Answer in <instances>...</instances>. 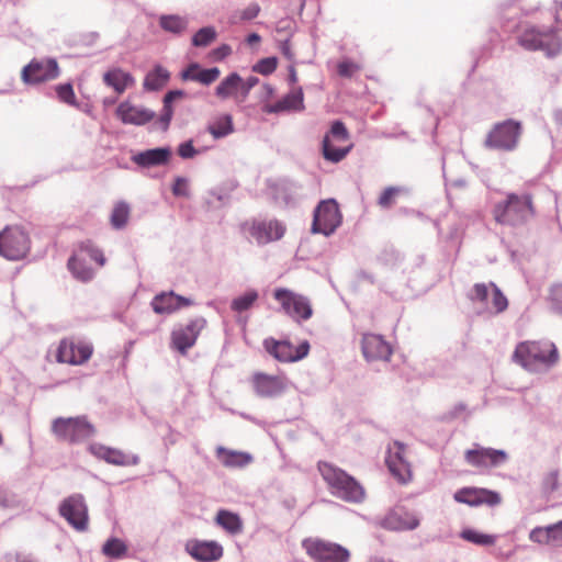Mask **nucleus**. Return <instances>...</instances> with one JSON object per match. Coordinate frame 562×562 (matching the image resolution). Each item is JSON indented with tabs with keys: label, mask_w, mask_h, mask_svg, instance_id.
I'll use <instances>...</instances> for the list:
<instances>
[{
	"label": "nucleus",
	"mask_w": 562,
	"mask_h": 562,
	"mask_svg": "<svg viewBox=\"0 0 562 562\" xmlns=\"http://www.w3.org/2000/svg\"><path fill=\"white\" fill-rule=\"evenodd\" d=\"M535 198L529 192H509L492 210L494 221L504 226L521 227L536 216Z\"/></svg>",
	"instance_id": "nucleus-1"
},
{
	"label": "nucleus",
	"mask_w": 562,
	"mask_h": 562,
	"mask_svg": "<svg viewBox=\"0 0 562 562\" xmlns=\"http://www.w3.org/2000/svg\"><path fill=\"white\" fill-rule=\"evenodd\" d=\"M317 470L333 496L351 504L366 499L363 485L345 470L327 461H318Z\"/></svg>",
	"instance_id": "nucleus-2"
},
{
	"label": "nucleus",
	"mask_w": 562,
	"mask_h": 562,
	"mask_svg": "<svg viewBox=\"0 0 562 562\" xmlns=\"http://www.w3.org/2000/svg\"><path fill=\"white\" fill-rule=\"evenodd\" d=\"M513 360L527 371L535 372L554 366L559 361V352L551 341L526 340L516 346Z\"/></svg>",
	"instance_id": "nucleus-3"
},
{
	"label": "nucleus",
	"mask_w": 562,
	"mask_h": 562,
	"mask_svg": "<svg viewBox=\"0 0 562 562\" xmlns=\"http://www.w3.org/2000/svg\"><path fill=\"white\" fill-rule=\"evenodd\" d=\"M240 231L262 246L281 240L286 233V225L274 217L250 218L241 223Z\"/></svg>",
	"instance_id": "nucleus-4"
},
{
	"label": "nucleus",
	"mask_w": 562,
	"mask_h": 562,
	"mask_svg": "<svg viewBox=\"0 0 562 562\" xmlns=\"http://www.w3.org/2000/svg\"><path fill=\"white\" fill-rule=\"evenodd\" d=\"M302 548L314 562H348L350 552L345 547L319 537H308L302 540Z\"/></svg>",
	"instance_id": "nucleus-5"
},
{
	"label": "nucleus",
	"mask_w": 562,
	"mask_h": 562,
	"mask_svg": "<svg viewBox=\"0 0 562 562\" xmlns=\"http://www.w3.org/2000/svg\"><path fill=\"white\" fill-rule=\"evenodd\" d=\"M52 431L57 439L76 443L93 436L95 429L86 416H76L55 418Z\"/></svg>",
	"instance_id": "nucleus-6"
},
{
	"label": "nucleus",
	"mask_w": 562,
	"mask_h": 562,
	"mask_svg": "<svg viewBox=\"0 0 562 562\" xmlns=\"http://www.w3.org/2000/svg\"><path fill=\"white\" fill-rule=\"evenodd\" d=\"M273 299L281 305L282 311L295 323L308 321L314 313L311 300L285 288L273 291Z\"/></svg>",
	"instance_id": "nucleus-7"
},
{
	"label": "nucleus",
	"mask_w": 562,
	"mask_h": 562,
	"mask_svg": "<svg viewBox=\"0 0 562 562\" xmlns=\"http://www.w3.org/2000/svg\"><path fill=\"white\" fill-rule=\"evenodd\" d=\"M349 138L345 124L341 121H335L322 142L323 157L330 162L341 161L352 148V144L342 145L348 143Z\"/></svg>",
	"instance_id": "nucleus-8"
},
{
	"label": "nucleus",
	"mask_w": 562,
	"mask_h": 562,
	"mask_svg": "<svg viewBox=\"0 0 562 562\" xmlns=\"http://www.w3.org/2000/svg\"><path fill=\"white\" fill-rule=\"evenodd\" d=\"M31 240L18 225L7 226L0 232V256L8 260H21L29 254Z\"/></svg>",
	"instance_id": "nucleus-9"
},
{
	"label": "nucleus",
	"mask_w": 562,
	"mask_h": 562,
	"mask_svg": "<svg viewBox=\"0 0 562 562\" xmlns=\"http://www.w3.org/2000/svg\"><path fill=\"white\" fill-rule=\"evenodd\" d=\"M342 215L334 199L323 200L314 211L312 233L329 236L340 226Z\"/></svg>",
	"instance_id": "nucleus-10"
},
{
	"label": "nucleus",
	"mask_w": 562,
	"mask_h": 562,
	"mask_svg": "<svg viewBox=\"0 0 562 562\" xmlns=\"http://www.w3.org/2000/svg\"><path fill=\"white\" fill-rule=\"evenodd\" d=\"M521 47L528 50H543L548 56L557 55L562 42L555 31L541 32L536 27L526 29L518 37Z\"/></svg>",
	"instance_id": "nucleus-11"
},
{
	"label": "nucleus",
	"mask_w": 562,
	"mask_h": 562,
	"mask_svg": "<svg viewBox=\"0 0 562 562\" xmlns=\"http://www.w3.org/2000/svg\"><path fill=\"white\" fill-rule=\"evenodd\" d=\"M92 353L93 347L91 344L69 337L59 341L55 359L58 363L81 366L89 361Z\"/></svg>",
	"instance_id": "nucleus-12"
},
{
	"label": "nucleus",
	"mask_w": 562,
	"mask_h": 562,
	"mask_svg": "<svg viewBox=\"0 0 562 562\" xmlns=\"http://www.w3.org/2000/svg\"><path fill=\"white\" fill-rule=\"evenodd\" d=\"M265 350L279 362H296L305 358L310 352L307 340L294 346L290 340H277L272 337L263 340Z\"/></svg>",
	"instance_id": "nucleus-13"
},
{
	"label": "nucleus",
	"mask_w": 562,
	"mask_h": 562,
	"mask_svg": "<svg viewBox=\"0 0 562 562\" xmlns=\"http://www.w3.org/2000/svg\"><path fill=\"white\" fill-rule=\"evenodd\" d=\"M407 451L405 445L394 441L387 449L385 458L386 467L393 477L400 484H407L413 479V471L409 461L407 460Z\"/></svg>",
	"instance_id": "nucleus-14"
},
{
	"label": "nucleus",
	"mask_w": 562,
	"mask_h": 562,
	"mask_svg": "<svg viewBox=\"0 0 562 562\" xmlns=\"http://www.w3.org/2000/svg\"><path fill=\"white\" fill-rule=\"evenodd\" d=\"M59 515L76 530L86 531L89 525L88 508L80 494L66 497L59 505Z\"/></svg>",
	"instance_id": "nucleus-15"
},
{
	"label": "nucleus",
	"mask_w": 562,
	"mask_h": 562,
	"mask_svg": "<svg viewBox=\"0 0 562 562\" xmlns=\"http://www.w3.org/2000/svg\"><path fill=\"white\" fill-rule=\"evenodd\" d=\"M520 135V124L513 120L496 124L488 133L485 145L490 148L512 150Z\"/></svg>",
	"instance_id": "nucleus-16"
},
{
	"label": "nucleus",
	"mask_w": 562,
	"mask_h": 562,
	"mask_svg": "<svg viewBox=\"0 0 562 562\" xmlns=\"http://www.w3.org/2000/svg\"><path fill=\"white\" fill-rule=\"evenodd\" d=\"M59 75L55 59H32L21 71V79L26 85H36L54 80Z\"/></svg>",
	"instance_id": "nucleus-17"
},
{
	"label": "nucleus",
	"mask_w": 562,
	"mask_h": 562,
	"mask_svg": "<svg viewBox=\"0 0 562 562\" xmlns=\"http://www.w3.org/2000/svg\"><path fill=\"white\" fill-rule=\"evenodd\" d=\"M205 326V318L195 317L190 319L187 325L173 329L171 333V347L181 355H186L195 345L200 333Z\"/></svg>",
	"instance_id": "nucleus-18"
},
{
	"label": "nucleus",
	"mask_w": 562,
	"mask_h": 562,
	"mask_svg": "<svg viewBox=\"0 0 562 562\" xmlns=\"http://www.w3.org/2000/svg\"><path fill=\"white\" fill-rule=\"evenodd\" d=\"M453 498L458 503L467 504L472 507L481 505L494 507L499 505L503 501L502 495L498 492L473 486L458 490L454 493Z\"/></svg>",
	"instance_id": "nucleus-19"
},
{
	"label": "nucleus",
	"mask_w": 562,
	"mask_h": 562,
	"mask_svg": "<svg viewBox=\"0 0 562 562\" xmlns=\"http://www.w3.org/2000/svg\"><path fill=\"white\" fill-rule=\"evenodd\" d=\"M507 459L508 456L504 450L485 448L479 445H475L473 449H469L464 452L467 463L479 469L498 467L505 463Z\"/></svg>",
	"instance_id": "nucleus-20"
},
{
	"label": "nucleus",
	"mask_w": 562,
	"mask_h": 562,
	"mask_svg": "<svg viewBox=\"0 0 562 562\" xmlns=\"http://www.w3.org/2000/svg\"><path fill=\"white\" fill-rule=\"evenodd\" d=\"M251 384L258 396L276 397L284 392L288 381L282 374L271 375L263 372H256L251 376Z\"/></svg>",
	"instance_id": "nucleus-21"
},
{
	"label": "nucleus",
	"mask_w": 562,
	"mask_h": 562,
	"mask_svg": "<svg viewBox=\"0 0 562 562\" xmlns=\"http://www.w3.org/2000/svg\"><path fill=\"white\" fill-rule=\"evenodd\" d=\"M361 349L369 361H389L393 353L391 345L382 336L370 333L363 334Z\"/></svg>",
	"instance_id": "nucleus-22"
},
{
	"label": "nucleus",
	"mask_w": 562,
	"mask_h": 562,
	"mask_svg": "<svg viewBox=\"0 0 562 562\" xmlns=\"http://www.w3.org/2000/svg\"><path fill=\"white\" fill-rule=\"evenodd\" d=\"M91 454L105 462L119 467H133L138 464L139 458L136 454L125 453L122 450L106 447L101 443H92L89 446Z\"/></svg>",
	"instance_id": "nucleus-23"
},
{
	"label": "nucleus",
	"mask_w": 562,
	"mask_h": 562,
	"mask_svg": "<svg viewBox=\"0 0 562 562\" xmlns=\"http://www.w3.org/2000/svg\"><path fill=\"white\" fill-rule=\"evenodd\" d=\"M193 304L189 297L176 294L175 292H161L151 301V307L156 314H171L181 307H188Z\"/></svg>",
	"instance_id": "nucleus-24"
},
{
	"label": "nucleus",
	"mask_w": 562,
	"mask_h": 562,
	"mask_svg": "<svg viewBox=\"0 0 562 562\" xmlns=\"http://www.w3.org/2000/svg\"><path fill=\"white\" fill-rule=\"evenodd\" d=\"M186 550L193 559L202 562L216 561L223 555V547L216 541L190 540Z\"/></svg>",
	"instance_id": "nucleus-25"
},
{
	"label": "nucleus",
	"mask_w": 562,
	"mask_h": 562,
	"mask_svg": "<svg viewBox=\"0 0 562 562\" xmlns=\"http://www.w3.org/2000/svg\"><path fill=\"white\" fill-rule=\"evenodd\" d=\"M380 526L393 531L413 530L419 526V519L408 512L392 510L381 519Z\"/></svg>",
	"instance_id": "nucleus-26"
},
{
	"label": "nucleus",
	"mask_w": 562,
	"mask_h": 562,
	"mask_svg": "<svg viewBox=\"0 0 562 562\" xmlns=\"http://www.w3.org/2000/svg\"><path fill=\"white\" fill-rule=\"evenodd\" d=\"M530 541L554 548H562V520L546 527H535L529 532Z\"/></svg>",
	"instance_id": "nucleus-27"
},
{
	"label": "nucleus",
	"mask_w": 562,
	"mask_h": 562,
	"mask_svg": "<svg viewBox=\"0 0 562 562\" xmlns=\"http://www.w3.org/2000/svg\"><path fill=\"white\" fill-rule=\"evenodd\" d=\"M215 95L220 100L233 99L236 103L246 101L243 94L241 77L237 72H231L215 88Z\"/></svg>",
	"instance_id": "nucleus-28"
},
{
	"label": "nucleus",
	"mask_w": 562,
	"mask_h": 562,
	"mask_svg": "<svg viewBox=\"0 0 562 562\" xmlns=\"http://www.w3.org/2000/svg\"><path fill=\"white\" fill-rule=\"evenodd\" d=\"M117 117L124 124L143 125L155 117V113L144 106H137L130 102H122L116 109Z\"/></svg>",
	"instance_id": "nucleus-29"
},
{
	"label": "nucleus",
	"mask_w": 562,
	"mask_h": 562,
	"mask_svg": "<svg viewBox=\"0 0 562 562\" xmlns=\"http://www.w3.org/2000/svg\"><path fill=\"white\" fill-rule=\"evenodd\" d=\"M221 76V70L217 67L202 68L198 63L189 64L180 74L183 81H194L203 86H210L215 82Z\"/></svg>",
	"instance_id": "nucleus-30"
},
{
	"label": "nucleus",
	"mask_w": 562,
	"mask_h": 562,
	"mask_svg": "<svg viewBox=\"0 0 562 562\" xmlns=\"http://www.w3.org/2000/svg\"><path fill=\"white\" fill-rule=\"evenodd\" d=\"M304 110V94L302 88H296L285 94L274 104H267L263 108L266 113H279L284 111H302Z\"/></svg>",
	"instance_id": "nucleus-31"
},
{
	"label": "nucleus",
	"mask_w": 562,
	"mask_h": 562,
	"mask_svg": "<svg viewBox=\"0 0 562 562\" xmlns=\"http://www.w3.org/2000/svg\"><path fill=\"white\" fill-rule=\"evenodd\" d=\"M216 457L226 468H244L252 461V457L249 453L224 447L216 448Z\"/></svg>",
	"instance_id": "nucleus-32"
},
{
	"label": "nucleus",
	"mask_w": 562,
	"mask_h": 562,
	"mask_svg": "<svg viewBox=\"0 0 562 562\" xmlns=\"http://www.w3.org/2000/svg\"><path fill=\"white\" fill-rule=\"evenodd\" d=\"M103 82L113 88L117 94H122L134 85V78L121 68H112L103 75Z\"/></svg>",
	"instance_id": "nucleus-33"
},
{
	"label": "nucleus",
	"mask_w": 562,
	"mask_h": 562,
	"mask_svg": "<svg viewBox=\"0 0 562 562\" xmlns=\"http://www.w3.org/2000/svg\"><path fill=\"white\" fill-rule=\"evenodd\" d=\"M171 151L168 148H155L139 153L134 161L143 167L160 166L169 161Z\"/></svg>",
	"instance_id": "nucleus-34"
},
{
	"label": "nucleus",
	"mask_w": 562,
	"mask_h": 562,
	"mask_svg": "<svg viewBox=\"0 0 562 562\" xmlns=\"http://www.w3.org/2000/svg\"><path fill=\"white\" fill-rule=\"evenodd\" d=\"M170 79V72L160 65L149 71L144 79V88L149 91H157L164 88Z\"/></svg>",
	"instance_id": "nucleus-35"
},
{
	"label": "nucleus",
	"mask_w": 562,
	"mask_h": 562,
	"mask_svg": "<svg viewBox=\"0 0 562 562\" xmlns=\"http://www.w3.org/2000/svg\"><path fill=\"white\" fill-rule=\"evenodd\" d=\"M206 130L215 139L225 137L234 132L233 116L221 114L210 122Z\"/></svg>",
	"instance_id": "nucleus-36"
},
{
	"label": "nucleus",
	"mask_w": 562,
	"mask_h": 562,
	"mask_svg": "<svg viewBox=\"0 0 562 562\" xmlns=\"http://www.w3.org/2000/svg\"><path fill=\"white\" fill-rule=\"evenodd\" d=\"M215 521L218 526L233 535L240 532L243 529L240 517L229 510H220L215 517Z\"/></svg>",
	"instance_id": "nucleus-37"
},
{
	"label": "nucleus",
	"mask_w": 562,
	"mask_h": 562,
	"mask_svg": "<svg viewBox=\"0 0 562 562\" xmlns=\"http://www.w3.org/2000/svg\"><path fill=\"white\" fill-rule=\"evenodd\" d=\"M183 95H184L183 91L173 90V91H169L164 97V109H162V113L158 120V123H159L161 130L166 131L170 124L171 119H172L173 110L171 106V102L177 98H182Z\"/></svg>",
	"instance_id": "nucleus-38"
},
{
	"label": "nucleus",
	"mask_w": 562,
	"mask_h": 562,
	"mask_svg": "<svg viewBox=\"0 0 562 562\" xmlns=\"http://www.w3.org/2000/svg\"><path fill=\"white\" fill-rule=\"evenodd\" d=\"M460 537L468 542L483 547L494 546L497 539L494 535L483 533L470 528L463 529Z\"/></svg>",
	"instance_id": "nucleus-39"
},
{
	"label": "nucleus",
	"mask_w": 562,
	"mask_h": 562,
	"mask_svg": "<svg viewBox=\"0 0 562 562\" xmlns=\"http://www.w3.org/2000/svg\"><path fill=\"white\" fill-rule=\"evenodd\" d=\"M159 25L166 32L181 34L187 30L188 22L179 15H162L159 19Z\"/></svg>",
	"instance_id": "nucleus-40"
},
{
	"label": "nucleus",
	"mask_w": 562,
	"mask_h": 562,
	"mask_svg": "<svg viewBox=\"0 0 562 562\" xmlns=\"http://www.w3.org/2000/svg\"><path fill=\"white\" fill-rule=\"evenodd\" d=\"M127 552V546L119 538L109 539L102 547V553L112 559H121Z\"/></svg>",
	"instance_id": "nucleus-41"
},
{
	"label": "nucleus",
	"mask_w": 562,
	"mask_h": 562,
	"mask_svg": "<svg viewBox=\"0 0 562 562\" xmlns=\"http://www.w3.org/2000/svg\"><path fill=\"white\" fill-rule=\"evenodd\" d=\"M560 487V474L558 470H550L543 474L540 482L541 493L546 496L552 495Z\"/></svg>",
	"instance_id": "nucleus-42"
},
{
	"label": "nucleus",
	"mask_w": 562,
	"mask_h": 562,
	"mask_svg": "<svg viewBox=\"0 0 562 562\" xmlns=\"http://www.w3.org/2000/svg\"><path fill=\"white\" fill-rule=\"evenodd\" d=\"M130 211V206L125 202L116 203L111 214L112 226L115 228L124 227L128 221Z\"/></svg>",
	"instance_id": "nucleus-43"
},
{
	"label": "nucleus",
	"mask_w": 562,
	"mask_h": 562,
	"mask_svg": "<svg viewBox=\"0 0 562 562\" xmlns=\"http://www.w3.org/2000/svg\"><path fill=\"white\" fill-rule=\"evenodd\" d=\"M68 268L75 278L80 281L87 282L93 278L92 269L86 267L76 256L68 260Z\"/></svg>",
	"instance_id": "nucleus-44"
},
{
	"label": "nucleus",
	"mask_w": 562,
	"mask_h": 562,
	"mask_svg": "<svg viewBox=\"0 0 562 562\" xmlns=\"http://www.w3.org/2000/svg\"><path fill=\"white\" fill-rule=\"evenodd\" d=\"M217 37L216 30L213 26L200 29L192 37V45L195 47H206Z\"/></svg>",
	"instance_id": "nucleus-45"
},
{
	"label": "nucleus",
	"mask_w": 562,
	"mask_h": 562,
	"mask_svg": "<svg viewBox=\"0 0 562 562\" xmlns=\"http://www.w3.org/2000/svg\"><path fill=\"white\" fill-rule=\"evenodd\" d=\"M258 300V292L249 290L240 296L235 297L232 301L231 307L235 312H244L249 310L252 304Z\"/></svg>",
	"instance_id": "nucleus-46"
},
{
	"label": "nucleus",
	"mask_w": 562,
	"mask_h": 562,
	"mask_svg": "<svg viewBox=\"0 0 562 562\" xmlns=\"http://www.w3.org/2000/svg\"><path fill=\"white\" fill-rule=\"evenodd\" d=\"M402 193V189L398 187H387L380 194L378 204L382 209H389L394 205L396 198Z\"/></svg>",
	"instance_id": "nucleus-47"
},
{
	"label": "nucleus",
	"mask_w": 562,
	"mask_h": 562,
	"mask_svg": "<svg viewBox=\"0 0 562 562\" xmlns=\"http://www.w3.org/2000/svg\"><path fill=\"white\" fill-rule=\"evenodd\" d=\"M491 305L495 313L504 312L508 306V301L506 296L502 293V291L491 282Z\"/></svg>",
	"instance_id": "nucleus-48"
},
{
	"label": "nucleus",
	"mask_w": 562,
	"mask_h": 562,
	"mask_svg": "<svg viewBox=\"0 0 562 562\" xmlns=\"http://www.w3.org/2000/svg\"><path fill=\"white\" fill-rule=\"evenodd\" d=\"M361 65L349 59L341 60L337 65V72L340 77L351 78L361 70Z\"/></svg>",
	"instance_id": "nucleus-49"
},
{
	"label": "nucleus",
	"mask_w": 562,
	"mask_h": 562,
	"mask_svg": "<svg viewBox=\"0 0 562 562\" xmlns=\"http://www.w3.org/2000/svg\"><path fill=\"white\" fill-rule=\"evenodd\" d=\"M80 250L89 256V258L95 261L99 266H104L105 257L103 252L93 246L91 241H86L80 245Z\"/></svg>",
	"instance_id": "nucleus-50"
},
{
	"label": "nucleus",
	"mask_w": 562,
	"mask_h": 562,
	"mask_svg": "<svg viewBox=\"0 0 562 562\" xmlns=\"http://www.w3.org/2000/svg\"><path fill=\"white\" fill-rule=\"evenodd\" d=\"M56 93L61 102L69 105L76 104V95L70 83H63L56 87Z\"/></svg>",
	"instance_id": "nucleus-51"
},
{
	"label": "nucleus",
	"mask_w": 562,
	"mask_h": 562,
	"mask_svg": "<svg viewBox=\"0 0 562 562\" xmlns=\"http://www.w3.org/2000/svg\"><path fill=\"white\" fill-rule=\"evenodd\" d=\"M491 293V282L475 283L472 289L471 300L487 304V299Z\"/></svg>",
	"instance_id": "nucleus-52"
},
{
	"label": "nucleus",
	"mask_w": 562,
	"mask_h": 562,
	"mask_svg": "<svg viewBox=\"0 0 562 562\" xmlns=\"http://www.w3.org/2000/svg\"><path fill=\"white\" fill-rule=\"evenodd\" d=\"M278 60L276 57H268L259 60L254 70L261 75H270L277 69Z\"/></svg>",
	"instance_id": "nucleus-53"
},
{
	"label": "nucleus",
	"mask_w": 562,
	"mask_h": 562,
	"mask_svg": "<svg viewBox=\"0 0 562 562\" xmlns=\"http://www.w3.org/2000/svg\"><path fill=\"white\" fill-rule=\"evenodd\" d=\"M232 54V47L227 44H222L212 49L209 57L214 61H222Z\"/></svg>",
	"instance_id": "nucleus-54"
},
{
	"label": "nucleus",
	"mask_w": 562,
	"mask_h": 562,
	"mask_svg": "<svg viewBox=\"0 0 562 562\" xmlns=\"http://www.w3.org/2000/svg\"><path fill=\"white\" fill-rule=\"evenodd\" d=\"M177 153L181 158L189 159L193 158L198 154V150L194 148L192 142L188 140L179 145Z\"/></svg>",
	"instance_id": "nucleus-55"
},
{
	"label": "nucleus",
	"mask_w": 562,
	"mask_h": 562,
	"mask_svg": "<svg viewBox=\"0 0 562 562\" xmlns=\"http://www.w3.org/2000/svg\"><path fill=\"white\" fill-rule=\"evenodd\" d=\"M260 7L257 3L249 4L246 9L240 12V20H252L258 16Z\"/></svg>",
	"instance_id": "nucleus-56"
},
{
	"label": "nucleus",
	"mask_w": 562,
	"mask_h": 562,
	"mask_svg": "<svg viewBox=\"0 0 562 562\" xmlns=\"http://www.w3.org/2000/svg\"><path fill=\"white\" fill-rule=\"evenodd\" d=\"M172 192L175 195L187 196L188 195V184L187 181L182 178H178L175 181L172 187Z\"/></svg>",
	"instance_id": "nucleus-57"
},
{
	"label": "nucleus",
	"mask_w": 562,
	"mask_h": 562,
	"mask_svg": "<svg viewBox=\"0 0 562 562\" xmlns=\"http://www.w3.org/2000/svg\"><path fill=\"white\" fill-rule=\"evenodd\" d=\"M259 82V79L255 76H249L246 79L241 78V86H243V94H245L246 99L248 98L250 90L257 86Z\"/></svg>",
	"instance_id": "nucleus-58"
},
{
	"label": "nucleus",
	"mask_w": 562,
	"mask_h": 562,
	"mask_svg": "<svg viewBox=\"0 0 562 562\" xmlns=\"http://www.w3.org/2000/svg\"><path fill=\"white\" fill-rule=\"evenodd\" d=\"M550 295L554 301H562V284H555L550 290Z\"/></svg>",
	"instance_id": "nucleus-59"
},
{
	"label": "nucleus",
	"mask_w": 562,
	"mask_h": 562,
	"mask_svg": "<svg viewBox=\"0 0 562 562\" xmlns=\"http://www.w3.org/2000/svg\"><path fill=\"white\" fill-rule=\"evenodd\" d=\"M554 20H555L557 24L562 25V1L555 2Z\"/></svg>",
	"instance_id": "nucleus-60"
},
{
	"label": "nucleus",
	"mask_w": 562,
	"mask_h": 562,
	"mask_svg": "<svg viewBox=\"0 0 562 562\" xmlns=\"http://www.w3.org/2000/svg\"><path fill=\"white\" fill-rule=\"evenodd\" d=\"M261 41V37L259 34L257 33H251L247 36L246 38V42L249 44V45H254V44H257Z\"/></svg>",
	"instance_id": "nucleus-61"
},
{
	"label": "nucleus",
	"mask_w": 562,
	"mask_h": 562,
	"mask_svg": "<svg viewBox=\"0 0 562 562\" xmlns=\"http://www.w3.org/2000/svg\"><path fill=\"white\" fill-rule=\"evenodd\" d=\"M289 79H290L291 83H295L297 81V75H296V71H295V69L293 67L290 69Z\"/></svg>",
	"instance_id": "nucleus-62"
},
{
	"label": "nucleus",
	"mask_w": 562,
	"mask_h": 562,
	"mask_svg": "<svg viewBox=\"0 0 562 562\" xmlns=\"http://www.w3.org/2000/svg\"><path fill=\"white\" fill-rule=\"evenodd\" d=\"M18 562H35L33 559L29 557H18Z\"/></svg>",
	"instance_id": "nucleus-63"
},
{
	"label": "nucleus",
	"mask_w": 562,
	"mask_h": 562,
	"mask_svg": "<svg viewBox=\"0 0 562 562\" xmlns=\"http://www.w3.org/2000/svg\"><path fill=\"white\" fill-rule=\"evenodd\" d=\"M282 50L285 56L290 57V49L286 44L283 45Z\"/></svg>",
	"instance_id": "nucleus-64"
}]
</instances>
